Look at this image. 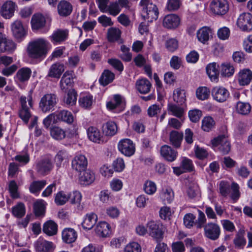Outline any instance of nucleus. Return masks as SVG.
I'll return each mask as SVG.
<instances>
[{
    "mask_svg": "<svg viewBox=\"0 0 252 252\" xmlns=\"http://www.w3.org/2000/svg\"><path fill=\"white\" fill-rule=\"evenodd\" d=\"M136 87L140 93L145 94L150 92L151 84L147 79H141L137 80Z\"/></svg>",
    "mask_w": 252,
    "mask_h": 252,
    "instance_id": "33",
    "label": "nucleus"
},
{
    "mask_svg": "<svg viewBox=\"0 0 252 252\" xmlns=\"http://www.w3.org/2000/svg\"><path fill=\"white\" fill-rule=\"evenodd\" d=\"M237 112L242 115L248 114L251 110V106L248 103L238 102L236 105Z\"/></svg>",
    "mask_w": 252,
    "mask_h": 252,
    "instance_id": "53",
    "label": "nucleus"
},
{
    "mask_svg": "<svg viewBox=\"0 0 252 252\" xmlns=\"http://www.w3.org/2000/svg\"><path fill=\"white\" fill-rule=\"evenodd\" d=\"M142 7V15L145 19L152 22L158 16V10L156 5L153 4L152 0H141L139 3Z\"/></svg>",
    "mask_w": 252,
    "mask_h": 252,
    "instance_id": "2",
    "label": "nucleus"
},
{
    "mask_svg": "<svg viewBox=\"0 0 252 252\" xmlns=\"http://www.w3.org/2000/svg\"><path fill=\"white\" fill-rule=\"evenodd\" d=\"M84 171L83 174L79 177L81 184L86 185L91 184L95 179L94 173L89 169H85Z\"/></svg>",
    "mask_w": 252,
    "mask_h": 252,
    "instance_id": "39",
    "label": "nucleus"
},
{
    "mask_svg": "<svg viewBox=\"0 0 252 252\" xmlns=\"http://www.w3.org/2000/svg\"><path fill=\"white\" fill-rule=\"evenodd\" d=\"M17 7L15 3L11 0L5 1L1 6L0 13L6 19L11 18L13 15Z\"/></svg>",
    "mask_w": 252,
    "mask_h": 252,
    "instance_id": "14",
    "label": "nucleus"
},
{
    "mask_svg": "<svg viewBox=\"0 0 252 252\" xmlns=\"http://www.w3.org/2000/svg\"><path fill=\"white\" fill-rule=\"evenodd\" d=\"M237 25L243 31H252V15L249 13L240 14L237 19Z\"/></svg>",
    "mask_w": 252,
    "mask_h": 252,
    "instance_id": "10",
    "label": "nucleus"
},
{
    "mask_svg": "<svg viewBox=\"0 0 252 252\" xmlns=\"http://www.w3.org/2000/svg\"><path fill=\"white\" fill-rule=\"evenodd\" d=\"M159 197L164 203H170L174 199V192L170 188H164L161 190Z\"/></svg>",
    "mask_w": 252,
    "mask_h": 252,
    "instance_id": "41",
    "label": "nucleus"
},
{
    "mask_svg": "<svg viewBox=\"0 0 252 252\" xmlns=\"http://www.w3.org/2000/svg\"><path fill=\"white\" fill-rule=\"evenodd\" d=\"M97 220V216L94 213L87 214L82 223L83 228L87 230L91 229L95 224Z\"/></svg>",
    "mask_w": 252,
    "mask_h": 252,
    "instance_id": "25",
    "label": "nucleus"
},
{
    "mask_svg": "<svg viewBox=\"0 0 252 252\" xmlns=\"http://www.w3.org/2000/svg\"><path fill=\"white\" fill-rule=\"evenodd\" d=\"M118 147L121 153L126 157H130L135 153V145L129 139L126 138L120 140Z\"/></svg>",
    "mask_w": 252,
    "mask_h": 252,
    "instance_id": "11",
    "label": "nucleus"
},
{
    "mask_svg": "<svg viewBox=\"0 0 252 252\" xmlns=\"http://www.w3.org/2000/svg\"><path fill=\"white\" fill-rule=\"evenodd\" d=\"M58 225L53 220L45 222L43 226V231L48 236H53L57 234Z\"/></svg>",
    "mask_w": 252,
    "mask_h": 252,
    "instance_id": "37",
    "label": "nucleus"
},
{
    "mask_svg": "<svg viewBox=\"0 0 252 252\" xmlns=\"http://www.w3.org/2000/svg\"><path fill=\"white\" fill-rule=\"evenodd\" d=\"M68 30L58 29L55 31L50 36L51 41L54 44L60 43L66 40L68 36Z\"/></svg>",
    "mask_w": 252,
    "mask_h": 252,
    "instance_id": "18",
    "label": "nucleus"
},
{
    "mask_svg": "<svg viewBox=\"0 0 252 252\" xmlns=\"http://www.w3.org/2000/svg\"><path fill=\"white\" fill-rule=\"evenodd\" d=\"M118 127L116 124L113 121H109L103 124L102 131L106 136H112L116 134Z\"/></svg>",
    "mask_w": 252,
    "mask_h": 252,
    "instance_id": "36",
    "label": "nucleus"
},
{
    "mask_svg": "<svg viewBox=\"0 0 252 252\" xmlns=\"http://www.w3.org/2000/svg\"><path fill=\"white\" fill-rule=\"evenodd\" d=\"M33 210L36 216H44L45 211V206L44 201L39 200L36 201L33 205Z\"/></svg>",
    "mask_w": 252,
    "mask_h": 252,
    "instance_id": "50",
    "label": "nucleus"
},
{
    "mask_svg": "<svg viewBox=\"0 0 252 252\" xmlns=\"http://www.w3.org/2000/svg\"><path fill=\"white\" fill-rule=\"evenodd\" d=\"M168 110L171 113L172 115L178 118H181L184 114L183 109L175 104H169L168 106Z\"/></svg>",
    "mask_w": 252,
    "mask_h": 252,
    "instance_id": "57",
    "label": "nucleus"
},
{
    "mask_svg": "<svg viewBox=\"0 0 252 252\" xmlns=\"http://www.w3.org/2000/svg\"><path fill=\"white\" fill-rule=\"evenodd\" d=\"M69 196V200L71 204H78L81 202L82 195L80 192L74 191L72 193H68Z\"/></svg>",
    "mask_w": 252,
    "mask_h": 252,
    "instance_id": "61",
    "label": "nucleus"
},
{
    "mask_svg": "<svg viewBox=\"0 0 252 252\" xmlns=\"http://www.w3.org/2000/svg\"><path fill=\"white\" fill-rule=\"evenodd\" d=\"M212 33V30L210 28L207 27H203L197 31V37L200 42L205 43L209 40Z\"/></svg>",
    "mask_w": 252,
    "mask_h": 252,
    "instance_id": "38",
    "label": "nucleus"
},
{
    "mask_svg": "<svg viewBox=\"0 0 252 252\" xmlns=\"http://www.w3.org/2000/svg\"><path fill=\"white\" fill-rule=\"evenodd\" d=\"M148 231L150 236L156 239L162 238L163 232L159 227L158 224L154 221H150L147 224Z\"/></svg>",
    "mask_w": 252,
    "mask_h": 252,
    "instance_id": "20",
    "label": "nucleus"
},
{
    "mask_svg": "<svg viewBox=\"0 0 252 252\" xmlns=\"http://www.w3.org/2000/svg\"><path fill=\"white\" fill-rule=\"evenodd\" d=\"M32 74L31 69L27 67L19 69L14 76V80L17 82L25 83L28 82Z\"/></svg>",
    "mask_w": 252,
    "mask_h": 252,
    "instance_id": "17",
    "label": "nucleus"
},
{
    "mask_svg": "<svg viewBox=\"0 0 252 252\" xmlns=\"http://www.w3.org/2000/svg\"><path fill=\"white\" fill-rule=\"evenodd\" d=\"M220 192L223 196H226L230 192V185L227 181H221L219 184Z\"/></svg>",
    "mask_w": 252,
    "mask_h": 252,
    "instance_id": "60",
    "label": "nucleus"
},
{
    "mask_svg": "<svg viewBox=\"0 0 252 252\" xmlns=\"http://www.w3.org/2000/svg\"><path fill=\"white\" fill-rule=\"evenodd\" d=\"M71 4L66 0H61L58 5V11L60 16H67L72 12Z\"/></svg>",
    "mask_w": 252,
    "mask_h": 252,
    "instance_id": "29",
    "label": "nucleus"
},
{
    "mask_svg": "<svg viewBox=\"0 0 252 252\" xmlns=\"http://www.w3.org/2000/svg\"><path fill=\"white\" fill-rule=\"evenodd\" d=\"M144 190L149 195L153 194L157 190L156 184L153 181H147L144 185Z\"/></svg>",
    "mask_w": 252,
    "mask_h": 252,
    "instance_id": "58",
    "label": "nucleus"
},
{
    "mask_svg": "<svg viewBox=\"0 0 252 252\" xmlns=\"http://www.w3.org/2000/svg\"><path fill=\"white\" fill-rule=\"evenodd\" d=\"M88 165L87 158L83 155L79 154L74 157L71 162L73 170L77 172L85 171Z\"/></svg>",
    "mask_w": 252,
    "mask_h": 252,
    "instance_id": "13",
    "label": "nucleus"
},
{
    "mask_svg": "<svg viewBox=\"0 0 252 252\" xmlns=\"http://www.w3.org/2000/svg\"><path fill=\"white\" fill-rule=\"evenodd\" d=\"M68 153L65 150H61L58 152L55 157V161L57 166L60 167L63 160H67Z\"/></svg>",
    "mask_w": 252,
    "mask_h": 252,
    "instance_id": "55",
    "label": "nucleus"
},
{
    "mask_svg": "<svg viewBox=\"0 0 252 252\" xmlns=\"http://www.w3.org/2000/svg\"><path fill=\"white\" fill-rule=\"evenodd\" d=\"M219 65L215 62L210 63L206 66L207 74L212 81H218L219 75Z\"/></svg>",
    "mask_w": 252,
    "mask_h": 252,
    "instance_id": "23",
    "label": "nucleus"
},
{
    "mask_svg": "<svg viewBox=\"0 0 252 252\" xmlns=\"http://www.w3.org/2000/svg\"><path fill=\"white\" fill-rule=\"evenodd\" d=\"M77 237V234L72 228H65L62 232L63 240L66 243L70 244L75 242Z\"/></svg>",
    "mask_w": 252,
    "mask_h": 252,
    "instance_id": "28",
    "label": "nucleus"
},
{
    "mask_svg": "<svg viewBox=\"0 0 252 252\" xmlns=\"http://www.w3.org/2000/svg\"><path fill=\"white\" fill-rule=\"evenodd\" d=\"M51 136L55 140H61L66 137V131L59 126H53L50 129Z\"/></svg>",
    "mask_w": 252,
    "mask_h": 252,
    "instance_id": "45",
    "label": "nucleus"
},
{
    "mask_svg": "<svg viewBox=\"0 0 252 252\" xmlns=\"http://www.w3.org/2000/svg\"><path fill=\"white\" fill-rule=\"evenodd\" d=\"M220 74L223 77H230L234 73V67L229 63H222L220 65Z\"/></svg>",
    "mask_w": 252,
    "mask_h": 252,
    "instance_id": "47",
    "label": "nucleus"
},
{
    "mask_svg": "<svg viewBox=\"0 0 252 252\" xmlns=\"http://www.w3.org/2000/svg\"><path fill=\"white\" fill-rule=\"evenodd\" d=\"M202 115V112L198 109H194L190 110L189 112V117L190 120L193 123L198 122Z\"/></svg>",
    "mask_w": 252,
    "mask_h": 252,
    "instance_id": "62",
    "label": "nucleus"
},
{
    "mask_svg": "<svg viewBox=\"0 0 252 252\" xmlns=\"http://www.w3.org/2000/svg\"><path fill=\"white\" fill-rule=\"evenodd\" d=\"M94 102L93 96L90 94H82L78 100L79 105L85 109H90Z\"/></svg>",
    "mask_w": 252,
    "mask_h": 252,
    "instance_id": "31",
    "label": "nucleus"
},
{
    "mask_svg": "<svg viewBox=\"0 0 252 252\" xmlns=\"http://www.w3.org/2000/svg\"><path fill=\"white\" fill-rule=\"evenodd\" d=\"M212 146L222 154H227L231 148L230 142L228 138L224 135L218 136L212 140Z\"/></svg>",
    "mask_w": 252,
    "mask_h": 252,
    "instance_id": "5",
    "label": "nucleus"
},
{
    "mask_svg": "<svg viewBox=\"0 0 252 252\" xmlns=\"http://www.w3.org/2000/svg\"><path fill=\"white\" fill-rule=\"evenodd\" d=\"M121 35V32L118 28L112 27L107 31V37L109 42H114L119 40Z\"/></svg>",
    "mask_w": 252,
    "mask_h": 252,
    "instance_id": "44",
    "label": "nucleus"
},
{
    "mask_svg": "<svg viewBox=\"0 0 252 252\" xmlns=\"http://www.w3.org/2000/svg\"><path fill=\"white\" fill-rule=\"evenodd\" d=\"M73 83V74L72 71H66L60 81V86L62 90L65 89L68 86H71Z\"/></svg>",
    "mask_w": 252,
    "mask_h": 252,
    "instance_id": "42",
    "label": "nucleus"
},
{
    "mask_svg": "<svg viewBox=\"0 0 252 252\" xmlns=\"http://www.w3.org/2000/svg\"><path fill=\"white\" fill-rule=\"evenodd\" d=\"M210 94L209 90L206 87H199L196 91L197 98L201 100L207 99L210 96Z\"/></svg>",
    "mask_w": 252,
    "mask_h": 252,
    "instance_id": "54",
    "label": "nucleus"
},
{
    "mask_svg": "<svg viewBox=\"0 0 252 252\" xmlns=\"http://www.w3.org/2000/svg\"><path fill=\"white\" fill-rule=\"evenodd\" d=\"M49 45V42L43 38L31 41L27 48L29 57L34 59H43L48 52Z\"/></svg>",
    "mask_w": 252,
    "mask_h": 252,
    "instance_id": "1",
    "label": "nucleus"
},
{
    "mask_svg": "<svg viewBox=\"0 0 252 252\" xmlns=\"http://www.w3.org/2000/svg\"><path fill=\"white\" fill-rule=\"evenodd\" d=\"M57 102V97L55 94H47L41 98L39 108L42 112H48L54 107Z\"/></svg>",
    "mask_w": 252,
    "mask_h": 252,
    "instance_id": "6",
    "label": "nucleus"
},
{
    "mask_svg": "<svg viewBox=\"0 0 252 252\" xmlns=\"http://www.w3.org/2000/svg\"><path fill=\"white\" fill-rule=\"evenodd\" d=\"M8 188L11 196L13 198H18V186L15 181L12 180L9 182Z\"/></svg>",
    "mask_w": 252,
    "mask_h": 252,
    "instance_id": "63",
    "label": "nucleus"
},
{
    "mask_svg": "<svg viewBox=\"0 0 252 252\" xmlns=\"http://www.w3.org/2000/svg\"><path fill=\"white\" fill-rule=\"evenodd\" d=\"M160 152L161 156L165 160L170 162L174 161L176 159L178 155L177 151L167 145L161 147Z\"/></svg>",
    "mask_w": 252,
    "mask_h": 252,
    "instance_id": "16",
    "label": "nucleus"
},
{
    "mask_svg": "<svg viewBox=\"0 0 252 252\" xmlns=\"http://www.w3.org/2000/svg\"><path fill=\"white\" fill-rule=\"evenodd\" d=\"M55 112L58 123L63 121L67 124H71L73 122L74 118L70 112L63 110Z\"/></svg>",
    "mask_w": 252,
    "mask_h": 252,
    "instance_id": "30",
    "label": "nucleus"
},
{
    "mask_svg": "<svg viewBox=\"0 0 252 252\" xmlns=\"http://www.w3.org/2000/svg\"><path fill=\"white\" fill-rule=\"evenodd\" d=\"M64 70V65L59 63H56L50 67L48 76L54 78H60Z\"/></svg>",
    "mask_w": 252,
    "mask_h": 252,
    "instance_id": "34",
    "label": "nucleus"
},
{
    "mask_svg": "<svg viewBox=\"0 0 252 252\" xmlns=\"http://www.w3.org/2000/svg\"><path fill=\"white\" fill-rule=\"evenodd\" d=\"M173 97L174 101L180 104H183L186 101L185 93L180 88H177L174 90Z\"/></svg>",
    "mask_w": 252,
    "mask_h": 252,
    "instance_id": "51",
    "label": "nucleus"
},
{
    "mask_svg": "<svg viewBox=\"0 0 252 252\" xmlns=\"http://www.w3.org/2000/svg\"><path fill=\"white\" fill-rule=\"evenodd\" d=\"M32 91H30L27 98L24 95L21 96L20 98L21 107L19 110V116L26 123H28L31 116L27 101H28L30 107H32Z\"/></svg>",
    "mask_w": 252,
    "mask_h": 252,
    "instance_id": "3",
    "label": "nucleus"
},
{
    "mask_svg": "<svg viewBox=\"0 0 252 252\" xmlns=\"http://www.w3.org/2000/svg\"><path fill=\"white\" fill-rule=\"evenodd\" d=\"M77 93L73 89H70L63 97V102L67 106H71L76 104Z\"/></svg>",
    "mask_w": 252,
    "mask_h": 252,
    "instance_id": "40",
    "label": "nucleus"
},
{
    "mask_svg": "<svg viewBox=\"0 0 252 252\" xmlns=\"http://www.w3.org/2000/svg\"><path fill=\"white\" fill-rule=\"evenodd\" d=\"M121 50L122 52L120 55V57L125 62H129L132 59V55L129 52V48L126 47L125 45H122L121 47Z\"/></svg>",
    "mask_w": 252,
    "mask_h": 252,
    "instance_id": "59",
    "label": "nucleus"
},
{
    "mask_svg": "<svg viewBox=\"0 0 252 252\" xmlns=\"http://www.w3.org/2000/svg\"><path fill=\"white\" fill-rule=\"evenodd\" d=\"M107 107L114 112L119 113L124 109V104L122 96L119 94L114 96L113 99L107 102Z\"/></svg>",
    "mask_w": 252,
    "mask_h": 252,
    "instance_id": "15",
    "label": "nucleus"
},
{
    "mask_svg": "<svg viewBox=\"0 0 252 252\" xmlns=\"http://www.w3.org/2000/svg\"><path fill=\"white\" fill-rule=\"evenodd\" d=\"M11 30L14 36L20 38L25 36L26 32L21 21L17 20L11 24Z\"/></svg>",
    "mask_w": 252,
    "mask_h": 252,
    "instance_id": "26",
    "label": "nucleus"
},
{
    "mask_svg": "<svg viewBox=\"0 0 252 252\" xmlns=\"http://www.w3.org/2000/svg\"><path fill=\"white\" fill-rule=\"evenodd\" d=\"M252 80V71L249 69H244L239 72L238 81L240 86L249 85Z\"/></svg>",
    "mask_w": 252,
    "mask_h": 252,
    "instance_id": "22",
    "label": "nucleus"
},
{
    "mask_svg": "<svg viewBox=\"0 0 252 252\" xmlns=\"http://www.w3.org/2000/svg\"><path fill=\"white\" fill-rule=\"evenodd\" d=\"M12 214L15 217L21 218L26 213V207L22 202H19L11 209Z\"/></svg>",
    "mask_w": 252,
    "mask_h": 252,
    "instance_id": "46",
    "label": "nucleus"
},
{
    "mask_svg": "<svg viewBox=\"0 0 252 252\" xmlns=\"http://www.w3.org/2000/svg\"><path fill=\"white\" fill-rule=\"evenodd\" d=\"M115 78V74L109 70H105L100 76L99 81L105 86L111 83Z\"/></svg>",
    "mask_w": 252,
    "mask_h": 252,
    "instance_id": "43",
    "label": "nucleus"
},
{
    "mask_svg": "<svg viewBox=\"0 0 252 252\" xmlns=\"http://www.w3.org/2000/svg\"><path fill=\"white\" fill-rule=\"evenodd\" d=\"M95 230L99 236L106 237L110 232V225L105 221L100 222L97 224Z\"/></svg>",
    "mask_w": 252,
    "mask_h": 252,
    "instance_id": "32",
    "label": "nucleus"
},
{
    "mask_svg": "<svg viewBox=\"0 0 252 252\" xmlns=\"http://www.w3.org/2000/svg\"><path fill=\"white\" fill-rule=\"evenodd\" d=\"M124 252H141V247L136 242L130 243L126 246Z\"/></svg>",
    "mask_w": 252,
    "mask_h": 252,
    "instance_id": "64",
    "label": "nucleus"
},
{
    "mask_svg": "<svg viewBox=\"0 0 252 252\" xmlns=\"http://www.w3.org/2000/svg\"><path fill=\"white\" fill-rule=\"evenodd\" d=\"M210 7L211 12L217 15H224L229 10V4L226 0H213Z\"/></svg>",
    "mask_w": 252,
    "mask_h": 252,
    "instance_id": "7",
    "label": "nucleus"
},
{
    "mask_svg": "<svg viewBox=\"0 0 252 252\" xmlns=\"http://www.w3.org/2000/svg\"><path fill=\"white\" fill-rule=\"evenodd\" d=\"M53 167L52 159L49 157L41 158L36 161L34 165L35 170L37 173L42 176L48 174L52 170Z\"/></svg>",
    "mask_w": 252,
    "mask_h": 252,
    "instance_id": "4",
    "label": "nucleus"
},
{
    "mask_svg": "<svg viewBox=\"0 0 252 252\" xmlns=\"http://www.w3.org/2000/svg\"><path fill=\"white\" fill-rule=\"evenodd\" d=\"M46 23L45 17L41 14H34L31 20L32 27L33 30H37L44 27Z\"/></svg>",
    "mask_w": 252,
    "mask_h": 252,
    "instance_id": "24",
    "label": "nucleus"
},
{
    "mask_svg": "<svg viewBox=\"0 0 252 252\" xmlns=\"http://www.w3.org/2000/svg\"><path fill=\"white\" fill-rule=\"evenodd\" d=\"M15 48V43L12 40L7 39L3 34L0 33V53L12 52Z\"/></svg>",
    "mask_w": 252,
    "mask_h": 252,
    "instance_id": "19",
    "label": "nucleus"
},
{
    "mask_svg": "<svg viewBox=\"0 0 252 252\" xmlns=\"http://www.w3.org/2000/svg\"><path fill=\"white\" fill-rule=\"evenodd\" d=\"M68 193L63 191L58 192L55 196V202L58 205H63L69 200Z\"/></svg>",
    "mask_w": 252,
    "mask_h": 252,
    "instance_id": "52",
    "label": "nucleus"
},
{
    "mask_svg": "<svg viewBox=\"0 0 252 252\" xmlns=\"http://www.w3.org/2000/svg\"><path fill=\"white\" fill-rule=\"evenodd\" d=\"M180 21L179 17L176 14H168L163 19V26L167 29H175L179 25Z\"/></svg>",
    "mask_w": 252,
    "mask_h": 252,
    "instance_id": "21",
    "label": "nucleus"
},
{
    "mask_svg": "<svg viewBox=\"0 0 252 252\" xmlns=\"http://www.w3.org/2000/svg\"><path fill=\"white\" fill-rule=\"evenodd\" d=\"M204 236L211 240H217L220 234V226L216 223L208 222L204 226Z\"/></svg>",
    "mask_w": 252,
    "mask_h": 252,
    "instance_id": "8",
    "label": "nucleus"
},
{
    "mask_svg": "<svg viewBox=\"0 0 252 252\" xmlns=\"http://www.w3.org/2000/svg\"><path fill=\"white\" fill-rule=\"evenodd\" d=\"M87 134L89 139L94 142L101 143L103 142L102 136L100 131L95 127L91 126L88 128Z\"/></svg>",
    "mask_w": 252,
    "mask_h": 252,
    "instance_id": "27",
    "label": "nucleus"
},
{
    "mask_svg": "<svg viewBox=\"0 0 252 252\" xmlns=\"http://www.w3.org/2000/svg\"><path fill=\"white\" fill-rule=\"evenodd\" d=\"M46 185V181L45 180L34 181L30 186V191L32 193L38 194Z\"/></svg>",
    "mask_w": 252,
    "mask_h": 252,
    "instance_id": "49",
    "label": "nucleus"
},
{
    "mask_svg": "<svg viewBox=\"0 0 252 252\" xmlns=\"http://www.w3.org/2000/svg\"><path fill=\"white\" fill-rule=\"evenodd\" d=\"M215 122L210 116L205 117L202 120L201 128L206 132H209L215 127Z\"/></svg>",
    "mask_w": 252,
    "mask_h": 252,
    "instance_id": "48",
    "label": "nucleus"
},
{
    "mask_svg": "<svg viewBox=\"0 0 252 252\" xmlns=\"http://www.w3.org/2000/svg\"><path fill=\"white\" fill-rule=\"evenodd\" d=\"M183 138V133L182 132L172 130L170 133V142L175 148H179L180 147Z\"/></svg>",
    "mask_w": 252,
    "mask_h": 252,
    "instance_id": "35",
    "label": "nucleus"
},
{
    "mask_svg": "<svg viewBox=\"0 0 252 252\" xmlns=\"http://www.w3.org/2000/svg\"><path fill=\"white\" fill-rule=\"evenodd\" d=\"M213 99L219 102L225 101L229 96V91L222 86H216L211 91Z\"/></svg>",
    "mask_w": 252,
    "mask_h": 252,
    "instance_id": "12",
    "label": "nucleus"
},
{
    "mask_svg": "<svg viewBox=\"0 0 252 252\" xmlns=\"http://www.w3.org/2000/svg\"><path fill=\"white\" fill-rule=\"evenodd\" d=\"M121 11L120 6L117 1L111 2L108 6L107 12L110 15L116 16L118 15Z\"/></svg>",
    "mask_w": 252,
    "mask_h": 252,
    "instance_id": "56",
    "label": "nucleus"
},
{
    "mask_svg": "<svg viewBox=\"0 0 252 252\" xmlns=\"http://www.w3.org/2000/svg\"><path fill=\"white\" fill-rule=\"evenodd\" d=\"M35 252H53L56 246L51 241H47L40 237L34 243Z\"/></svg>",
    "mask_w": 252,
    "mask_h": 252,
    "instance_id": "9",
    "label": "nucleus"
}]
</instances>
